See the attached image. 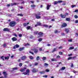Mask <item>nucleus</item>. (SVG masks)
<instances>
[{
  "label": "nucleus",
  "mask_w": 78,
  "mask_h": 78,
  "mask_svg": "<svg viewBox=\"0 0 78 78\" xmlns=\"http://www.w3.org/2000/svg\"><path fill=\"white\" fill-rule=\"evenodd\" d=\"M17 24V23L15 21H12L10 23V27H14Z\"/></svg>",
  "instance_id": "f257e3e1"
},
{
  "label": "nucleus",
  "mask_w": 78,
  "mask_h": 78,
  "mask_svg": "<svg viewBox=\"0 0 78 78\" xmlns=\"http://www.w3.org/2000/svg\"><path fill=\"white\" fill-rule=\"evenodd\" d=\"M31 71L33 73H36L38 71V70L36 69H33L31 70Z\"/></svg>",
  "instance_id": "f03ea898"
},
{
  "label": "nucleus",
  "mask_w": 78,
  "mask_h": 78,
  "mask_svg": "<svg viewBox=\"0 0 78 78\" xmlns=\"http://www.w3.org/2000/svg\"><path fill=\"white\" fill-rule=\"evenodd\" d=\"M27 69V68L25 67L23 69H21L20 70V71L22 72H25V70Z\"/></svg>",
  "instance_id": "7ed1b4c3"
},
{
  "label": "nucleus",
  "mask_w": 78,
  "mask_h": 78,
  "mask_svg": "<svg viewBox=\"0 0 78 78\" xmlns=\"http://www.w3.org/2000/svg\"><path fill=\"white\" fill-rule=\"evenodd\" d=\"M3 73L4 75L5 78H6V77H7L6 76V75H7V73H6V72L5 71L3 72Z\"/></svg>",
  "instance_id": "20e7f679"
},
{
  "label": "nucleus",
  "mask_w": 78,
  "mask_h": 78,
  "mask_svg": "<svg viewBox=\"0 0 78 78\" xmlns=\"http://www.w3.org/2000/svg\"><path fill=\"white\" fill-rule=\"evenodd\" d=\"M12 40L13 42H14V41H16L17 40V38L15 37H13L12 38Z\"/></svg>",
  "instance_id": "39448f33"
},
{
  "label": "nucleus",
  "mask_w": 78,
  "mask_h": 78,
  "mask_svg": "<svg viewBox=\"0 0 78 78\" xmlns=\"http://www.w3.org/2000/svg\"><path fill=\"white\" fill-rule=\"evenodd\" d=\"M19 45L17 44L13 47V48L15 49V48H19Z\"/></svg>",
  "instance_id": "423d86ee"
},
{
  "label": "nucleus",
  "mask_w": 78,
  "mask_h": 78,
  "mask_svg": "<svg viewBox=\"0 0 78 78\" xmlns=\"http://www.w3.org/2000/svg\"><path fill=\"white\" fill-rule=\"evenodd\" d=\"M61 16L62 18H65V17H66V15L65 14L62 15V14H61Z\"/></svg>",
  "instance_id": "0eeeda50"
},
{
  "label": "nucleus",
  "mask_w": 78,
  "mask_h": 78,
  "mask_svg": "<svg viewBox=\"0 0 78 78\" xmlns=\"http://www.w3.org/2000/svg\"><path fill=\"white\" fill-rule=\"evenodd\" d=\"M26 58H27L26 56H23L21 58L22 60L25 59H26Z\"/></svg>",
  "instance_id": "6e6552de"
},
{
  "label": "nucleus",
  "mask_w": 78,
  "mask_h": 78,
  "mask_svg": "<svg viewBox=\"0 0 78 78\" xmlns=\"http://www.w3.org/2000/svg\"><path fill=\"white\" fill-rule=\"evenodd\" d=\"M41 17L40 16L37 15V14L36 15V19H40Z\"/></svg>",
  "instance_id": "1a4fd4ad"
},
{
  "label": "nucleus",
  "mask_w": 78,
  "mask_h": 78,
  "mask_svg": "<svg viewBox=\"0 0 78 78\" xmlns=\"http://www.w3.org/2000/svg\"><path fill=\"white\" fill-rule=\"evenodd\" d=\"M66 26H67V24L66 23H64L62 24V27L63 28V27H65Z\"/></svg>",
  "instance_id": "9d476101"
},
{
  "label": "nucleus",
  "mask_w": 78,
  "mask_h": 78,
  "mask_svg": "<svg viewBox=\"0 0 78 78\" xmlns=\"http://www.w3.org/2000/svg\"><path fill=\"white\" fill-rule=\"evenodd\" d=\"M30 69H27L26 70V73L27 74V75H28L29 74H30Z\"/></svg>",
  "instance_id": "9b49d317"
},
{
  "label": "nucleus",
  "mask_w": 78,
  "mask_h": 78,
  "mask_svg": "<svg viewBox=\"0 0 78 78\" xmlns=\"http://www.w3.org/2000/svg\"><path fill=\"white\" fill-rule=\"evenodd\" d=\"M51 60L52 61H58V59H56L55 58L51 59Z\"/></svg>",
  "instance_id": "f8f14e48"
},
{
  "label": "nucleus",
  "mask_w": 78,
  "mask_h": 78,
  "mask_svg": "<svg viewBox=\"0 0 78 78\" xmlns=\"http://www.w3.org/2000/svg\"><path fill=\"white\" fill-rule=\"evenodd\" d=\"M3 30L4 31H9V30L7 28H4Z\"/></svg>",
  "instance_id": "ddd939ff"
},
{
  "label": "nucleus",
  "mask_w": 78,
  "mask_h": 78,
  "mask_svg": "<svg viewBox=\"0 0 78 78\" xmlns=\"http://www.w3.org/2000/svg\"><path fill=\"white\" fill-rule=\"evenodd\" d=\"M65 69H66V67H63L60 69V71L63 70H65Z\"/></svg>",
  "instance_id": "4468645a"
},
{
  "label": "nucleus",
  "mask_w": 78,
  "mask_h": 78,
  "mask_svg": "<svg viewBox=\"0 0 78 78\" xmlns=\"http://www.w3.org/2000/svg\"><path fill=\"white\" fill-rule=\"evenodd\" d=\"M34 52L35 53H37V51H38V50L37 49H34Z\"/></svg>",
  "instance_id": "2eb2a0df"
},
{
  "label": "nucleus",
  "mask_w": 78,
  "mask_h": 78,
  "mask_svg": "<svg viewBox=\"0 0 78 78\" xmlns=\"http://www.w3.org/2000/svg\"><path fill=\"white\" fill-rule=\"evenodd\" d=\"M50 7V5H49L48 4L47 5V10L49 9V8Z\"/></svg>",
  "instance_id": "dca6fc26"
},
{
  "label": "nucleus",
  "mask_w": 78,
  "mask_h": 78,
  "mask_svg": "<svg viewBox=\"0 0 78 78\" xmlns=\"http://www.w3.org/2000/svg\"><path fill=\"white\" fill-rule=\"evenodd\" d=\"M45 72L44 71H40L39 73H41V74H44V73H45Z\"/></svg>",
  "instance_id": "f3484780"
},
{
  "label": "nucleus",
  "mask_w": 78,
  "mask_h": 78,
  "mask_svg": "<svg viewBox=\"0 0 78 78\" xmlns=\"http://www.w3.org/2000/svg\"><path fill=\"white\" fill-rule=\"evenodd\" d=\"M31 6L32 8V9H33L35 7H36V5H31Z\"/></svg>",
  "instance_id": "a211bd4d"
},
{
  "label": "nucleus",
  "mask_w": 78,
  "mask_h": 78,
  "mask_svg": "<svg viewBox=\"0 0 78 78\" xmlns=\"http://www.w3.org/2000/svg\"><path fill=\"white\" fill-rule=\"evenodd\" d=\"M69 49V50H73V49H74V47H70Z\"/></svg>",
  "instance_id": "6ab92c4d"
},
{
  "label": "nucleus",
  "mask_w": 78,
  "mask_h": 78,
  "mask_svg": "<svg viewBox=\"0 0 78 78\" xmlns=\"http://www.w3.org/2000/svg\"><path fill=\"white\" fill-rule=\"evenodd\" d=\"M56 50H57V49H56V48H54L52 52V53H53V52H55V51H56Z\"/></svg>",
  "instance_id": "aec40b11"
},
{
  "label": "nucleus",
  "mask_w": 78,
  "mask_h": 78,
  "mask_svg": "<svg viewBox=\"0 0 78 78\" xmlns=\"http://www.w3.org/2000/svg\"><path fill=\"white\" fill-rule=\"evenodd\" d=\"M24 47L20 48L19 49V51H22V50H23V49H24Z\"/></svg>",
  "instance_id": "412c9836"
},
{
  "label": "nucleus",
  "mask_w": 78,
  "mask_h": 78,
  "mask_svg": "<svg viewBox=\"0 0 78 78\" xmlns=\"http://www.w3.org/2000/svg\"><path fill=\"white\" fill-rule=\"evenodd\" d=\"M66 21H68L69 22V21L70 20V18H67L66 19Z\"/></svg>",
  "instance_id": "4be33fe9"
},
{
  "label": "nucleus",
  "mask_w": 78,
  "mask_h": 78,
  "mask_svg": "<svg viewBox=\"0 0 78 78\" xmlns=\"http://www.w3.org/2000/svg\"><path fill=\"white\" fill-rule=\"evenodd\" d=\"M65 31H66V33H68L69 31V29L67 28H66L65 29Z\"/></svg>",
  "instance_id": "5701e85b"
},
{
  "label": "nucleus",
  "mask_w": 78,
  "mask_h": 78,
  "mask_svg": "<svg viewBox=\"0 0 78 78\" xmlns=\"http://www.w3.org/2000/svg\"><path fill=\"white\" fill-rule=\"evenodd\" d=\"M38 35H42V34H43V33H42V32H39L38 33Z\"/></svg>",
  "instance_id": "b1692460"
},
{
  "label": "nucleus",
  "mask_w": 78,
  "mask_h": 78,
  "mask_svg": "<svg viewBox=\"0 0 78 78\" xmlns=\"http://www.w3.org/2000/svg\"><path fill=\"white\" fill-rule=\"evenodd\" d=\"M29 57L30 58V59H33L34 58L32 56H30Z\"/></svg>",
  "instance_id": "393cba45"
},
{
  "label": "nucleus",
  "mask_w": 78,
  "mask_h": 78,
  "mask_svg": "<svg viewBox=\"0 0 78 78\" xmlns=\"http://www.w3.org/2000/svg\"><path fill=\"white\" fill-rule=\"evenodd\" d=\"M17 16H21L22 17V16H23V15L22 14H18L17 15Z\"/></svg>",
  "instance_id": "a878e982"
},
{
  "label": "nucleus",
  "mask_w": 78,
  "mask_h": 78,
  "mask_svg": "<svg viewBox=\"0 0 78 78\" xmlns=\"http://www.w3.org/2000/svg\"><path fill=\"white\" fill-rule=\"evenodd\" d=\"M44 66H45V67H47V66H48V64H47V63H45L44 64Z\"/></svg>",
  "instance_id": "bb28decb"
},
{
  "label": "nucleus",
  "mask_w": 78,
  "mask_h": 78,
  "mask_svg": "<svg viewBox=\"0 0 78 78\" xmlns=\"http://www.w3.org/2000/svg\"><path fill=\"white\" fill-rule=\"evenodd\" d=\"M41 41H42V38H40L38 39V41H39V42H41Z\"/></svg>",
  "instance_id": "cd10ccee"
},
{
  "label": "nucleus",
  "mask_w": 78,
  "mask_h": 78,
  "mask_svg": "<svg viewBox=\"0 0 78 78\" xmlns=\"http://www.w3.org/2000/svg\"><path fill=\"white\" fill-rule=\"evenodd\" d=\"M42 59L43 61H45L46 59V57H43L42 58Z\"/></svg>",
  "instance_id": "c85d7f7f"
},
{
  "label": "nucleus",
  "mask_w": 78,
  "mask_h": 78,
  "mask_svg": "<svg viewBox=\"0 0 78 78\" xmlns=\"http://www.w3.org/2000/svg\"><path fill=\"white\" fill-rule=\"evenodd\" d=\"M40 59V58H39V56H38L37 57L36 59L37 61H38Z\"/></svg>",
  "instance_id": "c756f323"
},
{
  "label": "nucleus",
  "mask_w": 78,
  "mask_h": 78,
  "mask_svg": "<svg viewBox=\"0 0 78 78\" xmlns=\"http://www.w3.org/2000/svg\"><path fill=\"white\" fill-rule=\"evenodd\" d=\"M60 58V56H59V55H58L56 57L57 59H59Z\"/></svg>",
  "instance_id": "7c9ffc66"
},
{
  "label": "nucleus",
  "mask_w": 78,
  "mask_h": 78,
  "mask_svg": "<svg viewBox=\"0 0 78 78\" xmlns=\"http://www.w3.org/2000/svg\"><path fill=\"white\" fill-rule=\"evenodd\" d=\"M18 69V68H17V67H16V68H13L12 69L13 70H17V69Z\"/></svg>",
  "instance_id": "2f4dec72"
},
{
  "label": "nucleus",
  "mask_w": 78,
  "mask_h": 78,
  "mask_svg": "<svg viewBox=\"0 0 78 78\" xmlns=\"http://www.w3.org/2000/svg\"><path fill=\"white\" fill-rule=\"evenodd\" d=\"M43 26V27H48V26L47 25H44Z\"/></svg>",
  "instance_id": "473e14b6"
},
{
  "label": "nucleus",
  "mask_w": 78,
  "mask_h": 78,
  "mask_svg": "<svg viewBox=\"0 0 78 78\" xmlns=\"http://www.w3.org/2000/svg\"><path fill=\"white\" fill-rule=\"evenodd\" d=\"M5 59H8L9 58V57H5Z\"/></svg>",
  "instance_id": "72a5a7b5"
},
{
  "label": "nucleus",
  "mask_w": 78,
  "mask_h": 78,
  "mask_svg": "<svg viewBox=\"0 0 78 78\" xmlns=\"http://www.w3.org/2000/svg\"><path fill=\"white\" fill-rule=\"evenodd\" d=\"M72 58H73V57H70L68 58V60H70V59H72Z\"/></svg>",
  "instance_id": "f704fd0d"
},
{
  "label": "nucleus",
  "mask_w": 78,
  "mask_h": 78,
  "mask_svg": "<svg viewBox=\"0 0 78 78\" xmlns=\"http://www.w3.org/2000/svg\"><path fill=\"white\" fill-rule=\"evenodd\" d=\"M23 75H28V74L26 72L23 73Z\"/></svg>",
  "instance_id": "c9c22d12"
},
{
  "label": "nucleus",
  "mask_w": 78,
  "mask_h": 78,
  "mask_svg": "<svg viewBox=\"0 0 78 78\" xmlns=\"http://www.w3.org/2000/svg\"><path fill=\"white\" fill-rule=\"evenodd\" d=\"M76 6V5H73L71 6V8H74V7H75Z\"/></svg>",
  "instance_id": "e433bc0d"
},
{
  "label": "nucleus",
  "mask_w": 78,
  "mask_h": 78,
  "mask_svg": "<svg viewBox=\"0 0 78 78\" xmlns=\"http://www.w3.org/2000/svg\"><path fill=\"white\" fill-rule=\"evenodd\" d=\"M1 59H2V60H4V59L5 57H4V56H2L1 57Z\"/></svg>",
  "instance_id": "4c0bfd02"
},
{
  "label": "nucleus",
  "mask_w": 78,
  "mask_h": 78,
  "mask_svg": "<svg viewBox=\"0 0 78 78\" xmlns=\"http://www.w3.org/2000/svg\"><path fill=\"white\" fill-rule=\"evenodd\" d=\"M45 71L46 72H50V70L48 69H46L45 70Z\"/></svg>",
  "instance_id": "58836bf2"
},
{
  "label": "nucleus",
  "mask_w": 78,
  "mask_h": 78,
  "mask_svg": "<svg viewBox=\"0 0 78 78\" xmlns=\"http://www.w3.org/2000/svg\"><path fill=\"white\" fill-rule=\"evenodd\" d=\"M58 33V30H56L55 31V34H57V33Z\"/></svg>",
  "instance_id": "ea45409f"
},
{
  "label": "nucleus",
  "mask_w": 78,
  "mask_h": 78,
  "mask_svg": "<svg viewBox=\"0 0 78 78\" xmlns=\"http://www.w3.org/2000/svg\"><path fill=\"white\" fill-rule=\"evenodd\" d=\"M37 25H41V23H40V22H37Z\"/></svg>",
  "instance_id": "a19ab883"
},
{
  "label": "nucleus",
  "mask_w": 78,
  "mask_h": 78,
  "mask_svg": "<svg viewBox=\"0 0 78 78\" xmlns=\"http://www.w3.org/2000/svg\"><path fill=\"white\" fill-rule=\"evenodd\" d=\"M30 28H31V27L30 26H28L27 27V30H28L29 29H30Z\"/></svg>",
  "instance_id": "79ce46f5"
},
{
  "label": "nucleus",
  "mask_w": 78,
  "mask_h": 78,
  "mask_svg": "<svg viewBox=\"0 0 78 78\" xmlns=\"http://www.w3.org/2000/svg\"><path fill=\"white\" fill-rule=\"evenodd\" d=\"M24 45L25 46H27V45H28V46H29V45H30V44L27 43V44H24Z\"/></svg>",
  "instance_id": "37998d69"
},
{
  "label": "nucleus",
  "mask_w": 78,
  "mask_h": 78,
  "mask_svg": "<svg viewBox=\"0 0 78 78\" xmlns=\"http://www.w3.org/2000/svg\"><path fill=\"white\" fill-rule=\"evenodd\" d=\"M22 66V63H20L19 64V66L20 67H21Z\"/></svg>",
  "instance_id": "c03bdc74"
},
{
  "label": "nucleus",
  "mask_w": 78,
  "mask_h": 78,
  "mask_svg": "<svg viewBox=\"0 0 78 78\" xmlns=\"http://www.w3.org/2000/svg\"><path fill=\"white\" fill-rule=\"evenodd\" d=\"M58 3H62V1H61V0H60V1H58Z\"/></svg>",
  "instance_id": "a18cd8bd"
},
{
  "label": "nucleus",
  "mask_w": 78,
  "mask_h": 78,
  "mask_svg": "<svg viewBox=\"0 0 78 78\" xmlns=\"http://www.w3.org/2000/svg\"><path fill=\"white\" fill-rule=\"evenodd\" d=\"M63 48L62 46H60L59 47V49H62Z\"/></svg>",
  "instance_id": "49530a36"
},
{
  "label": "nucleus",
  "mask_w": 78,
  "mask_h": 78,
  "mask_svg": "<svg viewBox=\"0 0 78 78\" xmlns=\"http://www.w3.org/2000/svg\"><path fill=\"white\" fill-rule=\"evenodd\" d=\"M47 76H48L47 75L43 76V77H45V78H47Z\"/></svg>",
  "instance_id": "de8ad7c7"
},
{
  "label": "nucleus",
  "mask_w": 78,
  "mask_h": 78,
  "mask_svg": "<svg viewBox=\"0 0 78 78\" xmlns=\"http://www.w3.org/2000/svg\"><path fill=\"white\" fill-rule=\"evenodd\" d=\"M19 37H22V34H19Z\"/></svg>",
  "instance_id": "09e8293b"
},
{
  "label": "nucleus",
  "mask_w": 78,
  "mask_h": 78,
  "mask_svg": "<svg viewBox=\"0 0 78 78\" xmlns=\"http://www.w3.org/2000/svg\"><path fill=\"white\" fill-rule=\"evenodd\" d=\"M42 37V35H40L39 36H38L37 37L38 38H39V37Z\"/></svg>",
  "instance_id": "8fccbe9b"
},
{
  "label": "nucleus",
  "mask_w": 78,
  "mask_h": 78,
  "mask_svg": "<svg viewBox=\"0 0 78 78\" xmlns=\"http://www.w3.org/2000/svg\"><path fill=\"white\" fill-rule=\"evenodd\" d=\"M29 53H31V54H32V55H34V54L33 53V52L30 51Z\"/></svg>",
  "instance_id": "3c124183"
},
{
  "label": "nucleus",
  "mask_w": 78,
  "mask_h": 78,
  "mask_svg": "<svg viewBox=\"0 0 78 78\" xmlns=\"http://www.w3.org/2000/svg\"><path fill=\"white\" fill-rule=\"evenodd\" d=\"M74 17L76 19H77V18H78V16H77V15H75Z\"/></svg>",
  "instance_id": "603ef678"
},
{
  "label": "nucleus",
  "mask_w": 78,
  "mask_h": 78,
  "mask_svg": "<svg viewBox=\"0 0 78 78\" xmlns=\"http://www.w3.org/2000/svg\"><path fill=\"white\" fill-rule=\"evenodd\" d=\"M37 14V15H39V16H40V15H41V13H40V12H38L37 14Z\"/></svg>",
  "instance_id": "864d4df0"
},
{
  "label": "nucleus",
  "mask_w": 78,
  "mask_h": 78,
  "mask_svg": "<svg viewBox=\"0 0 78 78\" xmlns=\"http://www.w3.org/2000/svg\"><path fill=\"white\" fill-rule=\"evenodd\" d=\"M75 23H78V20H76L75 21Z\"/></svg>",
  "instance_id": "5fc2aeb1"
},
{
  "label": "nucleus",
  "mask_w": 78,
  "mask_h": 78,
  "mask_svg": "<svg viewBox=\"0 0 78 78\" xmlns=\"http://www.w3.org/2000/svg\"><path fill=\"white\" fill-rule=\"evenodd\" d=\"M78 9H76L74 11L75 12H78Z\"/></svg>",
  "instance_id": "6e6d98bb"
},
{
  "label": "nucleus",
  "mask_w": 78,
  "mask_h": 78,
  "mask_svg": "<svg viewBox=\"0 0 78 78\" xmlns=\"http://www.w3.org/2000/svg\"><path fill=\"white\" fill-rule=\"evenodd\" d=\"M13 35H14V36H15V37H17V35L16 34H14Z\"/></svg>",
  "instance_id": "4d7b16f0"
},
{
  "label": "nucleus",
  "mask_w": 78,
  "mask_h": 78,
  "mask_svg": "<svg viewBox=\"0 0 78 78\" xmlns=\"http://www.w3.org/2000/svg\"><path fill=\"white\" fill-rule=\"evenodd\" d=\"M57 3H58V2H57V1H55V2H54V4L55 5H56V4H57Z\"/></svg>",
  "instance_id": "13d9d810"
},
{
  "label": "nucleus",
  "mask_w": 78,
  "mask_h": 78,
  "mask_svg": "<svg viewBox=\"0 0 78 78\" xmlns=\"http://www.w3.org/2000/svg\"><path fill=\"white\" fill-rule=\"evenodd\" d=\"M72 40L70 39L68 40V42H72Z\"/></svg>",
  "instance_id": "bf43d9fd"
},
{
  "label": "nucleus",
  "mask_w": 78,
  "mask_h": 78,
  "mask_svg": "<svg viewBox=\"0 0 78 78\" xmlns=\"http://www.w3.org/2000/svg\"><path fill=\"white\" fill-rule=\"evenodd\" d=\"M6 45V44L5 43L3 44V46L4 47H5Z\"/></svg>",
  "instance_id": "052dcab7"
},
{
  "label": "nucleus",
  "mask_w": 78,
  "mask_h": 78,
  "mask_svg": "<svg viewBox=\"0 0 78 78\" xmlns=\"http://www.w3.org/2000/svg\"><path fill=\"white\" fill-rule=\"evenodd\" d=\"M59 54H60V55H62V52H61V51L59 52Z\"/></svg>",
  "instance_id": "680f3d73"
},
{
  "label": "nucleus",
  "mask_w": 78,
  "mask_h": 78,
  "mask_svg": "<svg viewBox=\"0 0 78 78\" xmlns=\"http://www.w3.org/2000/svg\"><path fill=\"white\" fill-rule=\"evenodd\" d=\"M37 65H38V63H36L34 64L35 66H37Z\"/></svg>",
  "instance_id": "e2e57ef3"
},
{
  "label": "nucleus",
  "mask_w": 78,
  "mask_h": 78,
  "mask_svg": "<svg viewBox=\"0 0 78 78\" xmlns=\"http://www.w3.org/2000/svg\"><path fill=\"white\" fill-rule=\"evenodd\" d=\"M73 67V63H72L71 66V67Z\"/></svg>",
  "instance_id": "0e129e2a"
},
{
  "label": "nucleus",
  "mask_w": 78,
  "mask_h": 78,
  "mask_svg": "<svg viewBox=\"0 0 78 78\" xmlns=\"http://www.w3.org/2000/svg\"><path fill=\"white\" fill-rule=\"evenodd\" d=\"M72 54L68 55L69 56H72Z\"/></svg>",
  "instance_id": "69168bd1"
},
{
  "label": "nucleus",
  "mask_w": 78,
  "mask_h": 78,
  "mask_svg": "<svg viewBox=\"0 0 78 78\" xmlns=\"http://www.w3.org/2000/svg\"><path fill=\"white\" fill-rule=\"evenodd\" d=\"M24 27H26V26H27V23H24Z\"/></svg>",
  "instance_id": "338daca9"
},
{
  "label": "nucleus",
  "mask_w": 78,
  "mask_h": 78,
  "mask_svg": "<svg viewBox=\"0 0 78 78\" xmlns=\"http://www.w3.org/2000/svg\"><path fill=\"white\" fill-rule=\"evenodd\" d=\"M10 6V4H8V5H7V7L9 6Z\"/></svg>",
  "instance_id": "774afa93"
}]
</instances>
